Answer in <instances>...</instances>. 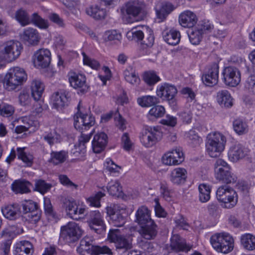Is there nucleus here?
Masks as SVG:
<instances>
[{
  "label": "nucleus",
  "instance_id": "f257e3e1",
  "mask_svg": "<svg viewBox=\"0 0 255 255\" xmlns=\"http://www.w3.org/2000/svg\"><path fill=\"white\" fill-rule=\"evenodd\" d=\"M135 222L139 225V233L144 239L151 240L157 233V226L151 218V211L144 206L139 207L135 213Z\"/></svg>",
  "mask_w": 255,
  "mask_h": 255
},
{
  "label": "nucleus",
  "instance_id": "f03ea898",
  "mask_svg": "<svg viewBox=\"0 0 255 255\" xmlns=\"http://www.w3.org/2000/svg\"><path fill=\"white\" fill-rule=\"evenodd\" d=\"M210 242L213 249L219 253L228 254L234 248V240L227 232L213 234L210 238Z\"/></svg>",
  "mask_w": 255,
  "mask_h": 255
},
{
  "label": "nucleus",
  "instance_id": "7ed1b4c3",
  "mask_svg": "<svg viewBox=\"0 0 255 255\" xmlns=\"http://www.w3.org/2000/svg\"><path fill=\"white\" fill-rule=\"evenodd\" d=\"M135 232L134 228L126 229L123 234H120L119 230H110L108 234V239L114 243L118 249L128 250L132 247V236Z\"/></svg>",
  "mask_w": 255,
  "mask_h": 255
},
{
  "label": "nucleus",
  "instance_id": "20e7f679",
  "mask_svg": "<svg viewBox=\"0 0 255 255\" xmlns=\"http://www.w3.org/2000/svg\"><path fill=\"white\" fill-rule=\"evenodd\" d=\"M216 198L222 207L232 209L238 202V195L233 188L227 186H221L216 191Z\"/></svg>",
  "mask_w": 255,
  "mask_h": 255
},
{
  "label": "nucleus",
  "instance_id": "39448f33",
  "mask_svg": "<svg viewBox=\"0 0 255 255\" xmlns=\"http://www.w3.org/2000/svg\"><path fill=\"white\" fill-rule=\"evenodd\" d=\"M26 79L27 75L22 68H11L4 76V88L9 91L14 90Z\"/></svg>",
  "mask_w": 255,
  "mask_h": 255
},
{
  "label": "nucleus",
  "instance_id": "423d86ee",
  "mask_svg": "<svg viewBox=\"0 0 255 255\" xmlns=\"http://www.w3.org/2000/svg\"><path fill=\"white\" fill-rule=\"evenodd\" d=\"M78 111L74 117L75 128L81 132L89 129L95 123L94 117L84 114L80 109V102L77 106Z\"/></svg>",
  "mask_w": 255,
  "mask_h": 255
},
{
  "label": "nucleus",
  "instance_id": "0eeeda50",
  "mask_svg": "<svg viewBox=\"0 0 255 255\" xmlns=\"http://www.w3.org/2000/svg\"><path fill=\"white\" fill-rule=\"evenodd\" d=\"M156 93L158 98L167 101L171 106H176L175 96L177 94V89L174 85L167 83L161 84L157 87Z\"/></svg>",
  "mask_w": 255,
  "mask_h": 255
},
{
  "label": "nucleus",
  "instance_id": "6e6552de",
  "mask_svg": "<svg viewBox=\"0 0 255 255\" xmlns=\"http://www.w3.org/2000/svg\"><path fill=\"white\" fill-rule=\"evenodd\" d=\"M185 159L183 150L176 148L166 151L161 158V162L165 166H172L181 164Z\"/></svg>",
  "mask_w": 255,
  "mask_h": 255
},
{
  "label": "nucleus",
  "instance_id": "1a4fd4ad",
  "mask_svg": "<svg viewBox=\"0 0 255 255\" xmlns=\"http://www.w3.org/2000/svg\"><path fill=\"white\" fill-rule=\"evenodd\" d=\"M107 217L110 224L116 227H121L125 223V219L122 215L125 210L117 204H111L107 206Z\"/></svg>",
  "mask_w": 255,
  "mask_h": 255
},
{
  "label": "nucleus",
  "instance_id": "9d476101",
  "mask_svg": "<svg viewBox=\"0 0 255 255\" xmlns=\"http://www.w3.org/2000/svg\"><path fill=\"white\" fill-rule=\"evenodd\" d=\"M145 4L142 2L138 1H132L127 2L125 7L121 9L122 13L125 14L126 13L127 17L126 21L128 23H132L134 19L133 18L136 17L140 13L144 11Z\"/></svg>",
  "mask_w": 255,
  "mask_h": 255
},
{
  "label": "nucleus",
  "instance_id": "9b49d317",
  "mask_svg": "<svg viewBox=\"0 0 255 255\" xmlns=\"http://www.w3.org/2000/svg\"><path fill=\"white\" fill-rule=\"evenodd\" d=\"M214 175L217 180L224 183H230L233 180L229 166L221 159L217 160L215 163Z\"/></svg>",
  "mask_w": 255,
  "mask_h": 255
},
{
  "label": "nucleus",
  "instance_id": "f8f14e48",
  "mask_svg": "<svg viewBox=\"0 0 255 255\" xmlns=\"http://www.w3.org/2000/svg\"><path fill=\"white\" fill-rule=\"evenodd\" d=\"M65 210L68 215L73 219L78 220L80 216L84 215L86 206L80 200H69L65 203Z\"/></svg>",
  "mask_w": 255,
  "mask_h": 255
},
{
  "label": "nucleus",
  "instance_id": "ddd939ff",
  "mask_svg": "<svg viewBox=\"0 0 255 255\" xmlns=\"http://www.w3.org/2000/svg\"><path fill=\"white\" fill-rule=\"evenodd\" d=\"M87 223L90 229L98 234H101L106 231V226L103 215L98 210L90 213V218Z\"/></svg>",
  "mask_w": 255,
  "mask_h": 255
},
{
  "label": "nucleus",
  "instance_id": "4468645a",
  "mask_svg": "<svg viewBox=\"0 0 255 255\" xmlns=\"http://www.w3.org/2000/svg\"><path fill=\"white\" fill-rule=\"evenodd\" d=\"M222 74L224 82L226 85L235 87L241 82V72L238 68L234 66H229L225 67Z\"/></svg>",
  "mask_w": 255,
  "mask_h": 255
},
{
  "label": "nucleus",
  "instance_id": "2eb2a0df",
  "mask_svg": "<svg viewBox=\"0 0 255 255\" xmlns=\"http://www.w3.org/2000/svg\"><path fill=\"white\" fill-rule=\"evenodd\" d=\"M82 230L75 222H69L61 228V238L63 236L67 242H74L82 235Z\"/></svg>",
  "mask_w": 255,
  "mask_h": 255
},
{
  "label": "nucleus",
  "instance_id": "dca6fc26",
  "mask_svg": "<svg viewBox=\"0 0 255 255\" xmlns=\"http://www.w3.org/2000/svg\"><path fill=\"white\" fill-rule=\"evenodd\" d=\"M3 54L5 58L11 62L17 58L22 49V46L18 41L10 40L3 44Z\"/></svg>",
  "mask_w": 255,
  "mask_h": 255
},
{
  "label": "nucleus",
  "instance_id": "f3484780",
  "mask_svg": "<svg viewBox=\"0 0 255 255\" xmlns=\"http://www.w3.org/2000/svg\"><path fill=\"white\" fill-rule=\"evenodd\" d=\"M219 68L218 62H215L208 65L207 71L202 77V80L205 85L212 87L218 83Z\"/></svg>",
  "mask_w": 255,
  "mask_h": 255
},
{
  "label": "nucleus",
  "instance_id": "a211bd4d",
  "mask_svg": "<svg viewBox=\"0 0 255 255\" xmlns=\"http://www.w3.org/2000/svg\"><path fill=\"white\" fill-rule=\"evenodd\" d=\"M188 179V171L184 167L173 168L169 174V180L174 185L181 186L185 184Z\"/></svg>",
  "mask_w": 255,
  "mask_h": 255
},
{
  "label": "nucleus",
  "instance_id": "6ab92c4d",
  "mask_svg": "<svg viewBox=\"0 0 255 255\" xmlns=\"http://www.w3.org/2000/svg\"><path fill=\"white\" fill-rule=\"evenodd\" d=\"M34 64L41 68L47 67L51 62V52L48 49L38 50L34 55Z\"/></svg>",
  "mask_w": 255,
  "mask_h": 255
},
{
  "label": "nucleus",
  "instance_id": "aec40b11",
  "mask_svg": "<svg viewBox=\"0 0 255 255\" xmlns=\"http://www.w3.org/2000/svg\"><path fill=\"white\" fill-rule=\"evenodd\" d=\"M174 8V5L170 2L164 1L158 3L154 7L158 21L161 22L164 21Z\"/></svg>",
  "mask_w": 255,
  "mask_h": 255
},
{
  "label": "nucleus",
  "instance_id": "412c9836",
  "mask_svg": "<svg viewBox=\"0 0 255 255\" xmlns=\"http://www.w3.org/2000/svg\"><path fill=\"white\" fill-rule=\"evenodd\" d=\"M249 151L248 148L242 144H232L228 152L229 159L233 162H236L244 158Z\"/></svg>",
  "mask_w": 255,
  "mask_h": 255
},
{
  "label": "nucleus",
  "instance_id": "4be33fe9",
  "mask_svg": "<svg viewBox=\"0 0 255 255\" xmlns=\"http://www.w3.org/2000/svg\"><path fill=\"white\" fill-rule=\"evenodd\" d=\"M86 80V77L83 74L74 73L69 78L71 86L75 89H79L82 93L87 92L89 89Z\"/></svg>",
  "mask_w": 255,
  "mask_h": 255
},
{
  "label": "nucleus",
  "instance_id": "5701e85b",
  "mask_svg": "<svg viewBox=\"0 0 255 255\" xmlns=\"http://www.w3.org/2000/svg\"><path fill=\"white\" fill-rule=\"evenodd\" d=\"M23 212L24 214L29 213L28 221L32 223H36L39 220V216L35 213L34 211L36 209V204L33 201L24 200L22 203Z\"/></svg>",
  "mask_w": 255,
  "mask_h": 255
},
{
  "label": "nucleus",
  "instance_id": "b1692460",
  "mask_svg": "<svg viewBox=\"0 0 255 255\" xmlns=\"http://www.w3.org/2000/svg\"><path fill=\"white\" fill-rule=\"evenodd\" d=\"M69 98L68 92L66 91H60L55 92L52 96L53 105L57 110L62 109L68 105Z\"/></svg>",
  "mask_w": 255,
  "mask_h": 255
},
{
  "label": "nucleus",
  "instance_id": "393cba45",
  "mask_svg": "<svg viewBox=\"0 0 255 255\" xmlns=\"http://www.w3.org/2000/svg\"><path fill=\"white\" fill-rule=\"evenodd\" d=\"M106 189L110 195L113 197L125 199L126 196L123 190V187L119 181L112 180L106 186Z\"/></svg>",
  "mask_w": 255,
  "mask_h": 255
},
{
  "label": "nucleus",
  "instance_id": "a878e982",
  "mask_svg": "<svg viewBox=\"0 0 255 255\" xmlns=\"http://www.w3.org/2000/svg\"><path fill=\"white\" fill-rule=\"evenodd\" d=\"M13 255H32V245L27 241L17 242L13 245Z\"/></svg>",
  "mask_w": 255,
  "mask_h": 255
},
{
  "label": "nucleus",
  "instance_id": "bb28decb",
  "mask_svg": "<svg viewBox=\"0 0 255 255\" xmlns=\"http://www.w3.org/2000/svg\"><path fill=\"white\" fill-rule=\"evenodd\" d=\"M170 248L172 251L187 252L191 249V247L187 245L185 240L181 238L178 235H173L170 239Z\"/></svg>",
  "mask_w": 255,
  "mask_h": 255
},
{
  "label": "nucleus",
  "instance_id": "cd10ccee",
  "mask_svg": "<svg viewBox=\"0 0 255 255\" xmlns=\"http://www.w3.org/2000/svg\"><path fill=\"white\" fill-rule=\"evenodd\" d=\"M196 15L190 11H185L179 15V22L184 27H192L197 22Z\"/></svg>",
  "mask_w": 255,
  "mask_h": 255
},
{
  "label": "nucleus",
  "instance_id": "c85d7f7f",
  "mask_svg": "<svg viewBox=\"0 0 255 255\" xmlns=\"http://www.w3.org/2000/svg\"><path fill=\"white\" fill-rule=\"evenodd\" d=\"M162 34L164 40L169 45H176L180 42V33L176 29L172 28L169 30H164Z\"/></svg>",
  "mask_w": 255,
  "mask_h": 255
},
{
  "label": "nucleus",
  "instance_id": "c756f323",
  "mask_svg": "<svg viewBox=\"0 0 255 255\" xmlns=\"http://www.w3.org/2000/svg\"><path fill=\"white\" fill-rule=\"evenodd\" d=\"M45 86L39 80H34L31 84V95L36 101H40Z\"/></svg>",
  "mask_w": 255,
  "mask_h": 255
},
{
  "label": "nucleus",
  "instance_id": "7c9ffc66",
  "mask_svg": "<svg viewBox=\"0 0 255 255\" xmlns=\"http://www.w3.org/2000/svg\"><path fill=\"white\" fill-rule=\"evenodd\" d=\"M3 216L9 220H14L20 215V210L17 205H9L1 209Z\"/></svg>",
  "mask_w": 255,
  "mask_h": 255
},
{
  "label": "nucleus",
  "instance_id": "2f4dec72",
  "mask_svg": "<svg viewBox=\"0 0 255 255\" xmlns=\"http://www.w3.org/2000/svg\"><path fill=\"white\" fill-rule=\"evenodd\" d=\"M217 100L218 103L226 108L233 106V99L227 90H222L217 93Z\"/></svg>",
  "mask_w": 255,
  "mask_h": 255
},
{
  "label": "nucleus",
  "instance_id": "473e14b6",
  "mask_svg": "<svg viewBox=\"0 0 255 255\" xmlns=\"http://www.w3.org/2000/svg\"><path fill=\"white\" fill-rule=\"evenodd\" d=\"M137 102L142 107H150L154 106L160 103L158 97L146 95L137 98Z\"/></svg>",
  "mask_w": 255,
  "mask_h": 255
},
{
  "label": "nucleus",
  "instance_id": "72a5a7b5",
  "mask_svg": "<svg viewBox=\"0 0 255 255\" xmlns=\"http://www.w3.org/2000/svg\"><path fill=\"white\" fill-rule=\"evenodd\" d=\"M98 187L101 189V191H98L95 195L86 199V202L90 206L99 208L101 206L100 200L102 198L105 196L106 190L104 186H98Z\"/></svg>",
  "mask_w": 255,
  "mask_h": 255
},
{
  "label": "nucleus",
  "instance_id": "f704fd0d",
  "mask_svg": "<svg viewBox=\"0 0 255 255\" xmlns=\"http://www.w3.org/2000/svg\"><path fill=\"white\" fill-rule=\"evenodd\" d=\"M86 12L88 15L97 20L103 19L106 16V9L98 5H93L87 8Z\"/></svg>",
  "mask_w": 255,
  "mask_h": 255
},
{
  "label": "nucleus",
  "instance_id": "c9c22d12",
  "mask_svg": "<svg viewBox=\"0 0 255 255\" xmlns=\"http://www.w3.org/2000/svg\"><path fill=\"white\" fill-rule=\"evenodd\" d=\"M211 186L207 183H201L198 186L199 199L202 203L207 202L211 198Z\"/></svg>",
  "mask_w": 255,
  "mask_h": 255
},
{
  "label": "nucleus",
  "instance_id": "e433bc0d",
  "mask_svg": "<svg viewBox=\"0 0 255 255\" xmlns=\"http://www.w3.org/2000/svg\"><path fill=\"white\" fill-rule=\"evenodd\" d=\"M241 243L244 249L249 251L255 250V236L246 233L241 236Z\"/></svg>",
  "mask_w": 255,
  "mask_h": 255
},
{
  "label": "nucleus",
  "instance_id": "4c0bfd02",
  "mask_svg": "<svg viewBox=\"0 0 255 255\" xmlns=\"http://www.w3.org/2000/svg\"><path fill=\"white\" fill-rule=\"evenodd\" d=\"M224 149V144H206V153L211 157L220 156Z\"/></svg>",
  "mask_w": 255,
  "mask_h": 255
},
{
  "label": "nucleus",
  "instance_id": "58836bf2",
  "mask_svg": "<svg viewBox=\"0 0 255 255\" xmlns=\"http://www.w3.org/2000/svg\"><path fill=\"white\" fill-rule=\"evenodd\" d=\"M188 37L190 42L193 45H198L201 41L203 34L201 29L196 26L188 32Z\"/></svg>",
  "mask_w": 255,
  "mask_h": 255
},
{
  "label": "nucleus",
  "instance_id": "ea45409f",
  "mask_svg": "<svg viewBox=\"0 0 255 255\" xmlns=\"http://www.w3.org/2000/svg\"><path fill=\"white\" fill-rule=\"evenodd\" d=\"M124 75L126 81L131 85L139 84L140 78L131 67H128L124 71Z\"/></svg>",
  "mask_w": 255,
  "mask_h": 255
},
{
  "label": "nucleus",
  "instance_id": "a19ab883",
  "mask_svg": "<svg viewBox=\"0 0 255 255\" xmlns=\"http://www.w3.org/2000/svg\"><path fill=\"white\" fill-rule=\"evenodd\" d=\"M23 38L31 44H36L39 41V35L36 29L28 28L23 32Z\"/></svg>",
  "mask_w": 255,
  "mask_h": 255
},
{
  "label": "nucleus",
  "instance_id": "79ce46f5",
  "mask_svg": "<svg viewBox=\"0 0 255 255\" xmlns=\"http://www.w3.org/2000/svg\"><path fill=\"white\" fill-rule=\"evenodd\" d=\"M165 114V109L161 105L153 106L149 111L147 117L148 120L152 121L162 117Z\"/></svg>",
  "mask_w": 255,
  "mask_h": 255
},
{
  "label": "nucleus",
  "instance_id": "37998d69",
  "mask_svg": "<svg viewBox=\"0 0 255 255\" xmlns=\"http://www.w3.org/2000/svg\"><path fill=\"white\" fill-rule=\"evenodd\" d=\"M226 141V137L219 132H211L207 136L206 143H224Z\"/></svg>",
  "mask_w": 255,
  "mask_h": 255
},
{
  "label": "nucleus",
  "instance_id": "c03bdc74",
  "mask_svg": "<svg viewBox=\"0 0 255 255\" xmlns=\"http://www.w3.org/2000/svg\"><path fill=\"white\" fill-rule=\"evenodd\" d=\"M28 184V182L16 180L11 185V188L15 193H26L29 191Z\"/></svg>",
  "mask_w": 255,
  "mask_h": 255
},
{
  "label": "nucleus",
  "instance_id": "a18cd8bd",
  "mask_svg": "<svg viewBox=\"0 0 255 255\" xmlns=\"http://www.w3.org/2000/svg\"><path fill=\"white\" fill-rule=\"evenodd\" d=\"M104 169L113 174L119 173L121 170V167L115 163L110 158H107L104 161Z\"/></svg>",
  "mask_w": 255,
  "mask_h": 255
},
{
  "label": "nucleus",
  "instance_id": "49530a36",
  "mask_svg": "<svg viewBox=\"0 0 255 255\" xmlns=\"http://www.w3.org/2000/svg\"><path fill=\"white\" fill-rule=\"evenodd\" d=\"M88 253L91 255H100L101 254L111 255L112 251L108 247L93 245Z\"/></svg>",
  "mask_w": 255,
  "mask_h": 255
},
{
  "label": "nucleus",
  "instance_id": "de8ad7c7",
  "mask_svg": "<svg viewBox=\"0 0 255 255\" xmlns=\"http://www.w3.org/2000/svg\"><path fill=\"white\" fill-rule=\"evenodd\" d=\"M17 156L19 159H20L27 166L31 164L33 156L31 154L26 152L25 151V148H17Z\"/></svg>",
  "mask_w": 255,
  "mask_h": 255
},
{
  "label": "nucleus",
  "instance_id": "09e8293b",
  "mask_svg": "<svg viewBox=\"0 0 255 255\" xmlns=\"http://www.w3.org/2000/svg\"><path fill=\"white\" fill-rule=\"evenodd\" d=\"M154 42V36L153 31L151 29L147 30L143 39L141 45L142 48H151Z\"/></svg>",
  "mask_w": 255,
  "mask_h": 255
},
{
  "label": "nucleus",
  "instance_id": "8fccbe9b",
  "mask_svg": "<svg viewBox=\"0 0 255 255\" xmlns=\"http://www.w3.org/2000/svg\"><path fill=\"white\" fill-rule=\"evenodd\" d=\"M15 18L22 26L26 25L30 22L27 13L22 9H20L16 12Z\"/></svg>",
  "mask_w": 255,
  "mask_h": 255
},
{
  "label": "nucleus",
  "instance_id": "3c124183",
  "mask_svg": "<svg viewBox=\"0 0 255 255\" xmlns=\"http://www.w3.org/2000/svg\"><path fill=\"white\" fill-rule=\"evenodd\" d=\"M233 128L236 132L239 134H244L248 130L247 124L240 119L234 121Z\"/></svg>",
  "mask_w": 255,
  "mask_h": 255
},
{
  "label": "nucleus",
  "instance_id": "603ef678",
  "mask_svg": "<svg viewBox=\"0 0 255 255\" xmlns=\"http://www.w3.org/2000/svg\"><path fill=\"white\" fill-rule=\"evenodd\" d=\"M143 80L148 86H151L160 81V78L154 72H148L145 73Z\"/></svg>",
  "mask_w": 255,
  "mask_h": 255
},
{
  "label": "nucleus",
  "instance_id": "864d4df0",
  "mask_svg": "<svg viewBox=\"0 0 255 255\" xmlns=\"http://www.w3.org/2000/svg\"><path fill=\"white\" fill-rule=\"evenodd\" d=\"M31 21L35 25L40 28L46 29L49 26L48 21L43 19L37 13H33Z\"/></svg>",
  "mask_w": 255,
  "mask_h": 255
},
{
  "label": "nucleus",
  "instance_id": "5fc2aeb1",
  "mask_svg": "<svg viewBox=\"0 0 255 255\" xmlns=\"http://www.w3.org/2000/svg\"><path fill=\"white\" fill-rule=\"evenodd\" d=\"M92 240L89 237H85L80 242V246L77 248V251L80 254H83V252H87L88 253L93 246Z\"/></svg>",
  "mask_w": 255,
  "mask_h": 255
},
{
  "label": "nucleus",
  "instance_id": "6e6d98bb",
  "mask_svg": "<svg viewBox=\"0 0 255 255\" xmlns=\"http://www.w3.org/2000/svg\"><path fill=\"white\" fill-rule=\"evenodd\" d=\"M51 188V185L44 180H38L35 182V190L42 194L47 192Z\"/></svg>",
  "mask_w": 255,
  "mask_h": 255
},
{
  "label": "nucleus",
  "instance_id": "4d7b16f0",
  "mask_svg": "<svg viewBox=\"0 0 255 255\" xmlns=\"http://www.w3.org/2000/svg\"><path fill=\"white\" fill-rule=\"evenodd\" d=\"M67 153L65 151L53 152L51 153V161L55 164L63 162L66 159Z\"/></svg>",
  "mask_w": 255,
  "mask_h": 255
},
{
  "label": "nucleus",
  "instance_id": "13d9d810",
  "mask_svg": "<svg viewBox=\"0 0 255 255\" xmlns=\"http://www.w3.org/2000/svg\"><path fill=\"white\" fill-rule=\"evenodd\" d=\"M115 121L116 126L119 129L123 131L126 128L127 122L120 114L118 109L116 110Z\"/></svg>",
  "mask_w": 255,
  "mask_h": 255
},
{
  "label": "nucleus",
  "instance_id": "bf43d9fd",
  "mask_svg": "<svg viewBox=\"0 0 255 255\" xmlns=\"http://www.w3.org/2000/svg\"><path fill=\"white\" fill-rule=\"evenodd\" d=\"M14 108L9 105L3 104L0 105V115L3 117H9L14 113Z\"/></svg>",
  "mask_w": 255,
  "mask_h": 255
},
{
  "label": "nucleus",
  "instance_id": "052dcab7",
  "mask_svg": "<svg viewBox=\"0 0 255 255\" xmlns=\"http://www.w3.org/2000/svg\"><path fill=\"white\" fill-rule=\"evenodd\" d=\"M245 88L250 93L255 95V75L249 76L245 83Z\"/></svg>",
  "mask_w": 255,
  "mask_h": 255
},
{
  "label": "nucleus",
  "instance_id": "680f3d73",
  "mask_svg": "<svg viewBox=\"0 0 255 255\" xmlns=\"http://www.w3.org/2000/svg\"><path fill=\"white\" fill-rule=\"evenodd\" d=\"M145 34L140 30H137L136 28H132L131 30L128 33V36L130 38L132 37L131 40L138 41L143 40Z\"/></svg>",
  "mask_w": 255,
  "mask_h": 255
},
{
  "label": "nucleus",
  "instance_id": "e2e57ef3",
  "mask_svg": "<svg viewBox=\"0 0 255 255\" xmlns=\"http://www.w3.org/2000/svg\"><path fill=\"white\" fill-rule=\"evenodd\" d=\"M18 100L21 106H25L29 105L31 101L29 93L26 90H22L19 93Z\"/></svg>",
  "mask_w": 255,
  "mask_h": 255
},
{
  "label": "nucleus",
  "instance_id": "0e129e2a",
  "mask_svg": "<svg viewBox=\"0 0 255 255\" xmlns=\"http://www.w3.org/2000/svg\"><path fill=\"white\" fill-rule=\"evenodd\" d=\"M105 36V39L108 41H120L122 38L121 34L116 30L106 31Z\"/></svg>",
  "mask_w": 255,
  "mask_h": 255
},
{
  "label": "nucleus",
  "instance_id": "69168bd1",
  "mask_svg": "<svg viewBox=\"0 0 255 255\" xmlns=\"http://www.w3.org/2000/svg\"><path fill=\"white\" fill-rule=\"evenodd\" d=\"M45 141L48 143H57L61 142V136L56 132H50L44 136Z\"/></svg>",
  "mask_w": 255,
  "mask_h": 255
},
{
  "label": "nucleus",
  "instance_id": "338daca9",
  "mask_svg": "<svg viewBox=\"0 0 255 255\" xmlns=\"http://www.w3.org/2000/svg\"><path fill=\"white\" fill-rule=\"evenodd\" d=\"M154 201L155 204L154 206L155 215L159 218H165L166 216L167 213L160 205L158 199L155 198L154 199Z\"/></svg>",
  "mask_w": 255,
  "mask_h": 255
},
{
  "label": "nucleus",
  "instance_id": "774afa93",
  "mask_svg": "<svg viewBox=\"0 0 255 255\" xmlns=\"http://www.w3.org/2000/svg\"><path fill=\"white\" fill-rule=\"evenodd\" d=\"M160 123L169 127H174L177 124V118L175 117L167 115L164 119L160 121Z\"/></svg>",
  "mask_w": 255,
  "mask_h": 255
}]
</instances>
